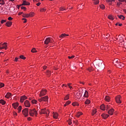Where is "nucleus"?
<instances>
[{
	"label": "nucleus",
	"instance_id": "nucleus-1",
	"mask_svg": "<svg viewBox=\"0 0 126 126\" xmlns=\"http://www.w3.org/2000/svg\"><path fill=\"white\" fill-rule=\"evenodd\" d=\"M40 114V115H42V114H43L44 115H46V116H49V114H50V111H49V110L47 109V108H44L41 110Z\"/></svg>",
	"mask_w": 126,
	"mask_h": 126
},
{
	"label": "nucleus",
	"instance_id": "nucleus-2",
	"mask_svg": "<svg viewBox=\"0 0 126 126\" xmlns=\"http://www.w3.org/2000/svg\"><path fill=\"white\" fill-rule=\"evenodd\" d=\"M54 39L52 37H47L44 41V44L45 45H48L49 43H53Z\"/></svg>",
	"mask_w": 126,
	"mask_h": 126
},
{
	"label": "nucleus",
	"instance_id": "nucleus-3",
	"mask_svg": "<svg viewBox=\"0 0 126 126\" xmlns=\"http://www.w3.org/2000/svg\"><path fill=\"white\" fill-rule=\"evenodd\" d=\"M29 113L31 117H33V116H34V115H37V111L35 109H30L29 110Z\"/></svg>",
	"mask_w": 126,
	"mask_h": 126
},
{
	"label": "nucleus",
	"instance_id": "nucleus-4",
	"mask_svg": "<svg viewBox=\"0 0 126 126\" xmlns=\"http://www.w3.org/2000/svg\"><path fill=\"white\" fill-rule=\"evenodd\" d=\"M96 67H104V64L102 63L101 61H98L95 63Z\"/></svg>",
	"mask_w": 126,
	"mask_h": 126
},
{
	"label": "nucleus",
	"instance_id": "nucleus-5",
	"mask_svg": "<svg viewBox=\"0 0 126 126\" xmlns=\"http://www.w3.org/2000/svg\"><path fill=\"white\" fill-rule=\"evenodd\" d=\"M113 63L117 67H120V60L119 59H115L113 61Z\"/></svg>",
	"mask_w": 126,
	"mask_h": 126
},
{
	"label": "nucleus",
	"instance_id": "nucleus-6",
	"mask_svg": "<svg viewBox=\"0 0 126 126\" xmlns=\"http://www.w3.org/2000/svg\"><path fill=\"white\" fill-rule=\"evenodd\" d=\"M115 100L116 103L118 104H120L122 103V101L121 100V95H118L115 97Z\"/></svg>",
	"mask_w": 126,
	"mask_h": 126
},
{
	"label": "nucleus",
	"instance_id": "nucleus-7",
	"mask_svg": "<svg viewBox=\"0 0 126 126\" xmlns=\"http://www.w3.org/2000/svg\"><path fill=\"white\" fill-rule=\"evenodd\" d=\"M28 108H25L22 111V113L24 115H25V117H27L28 116Z\"/></svg>",
	"mask_w": 126,
	"mask_h": 126
},
{
	"label": "nucleus",
	"instance_id": "nucleus-8",
	"mask_svg": "<svg viewBox=\"0 0 126 126\" xmlns=\"http://www.w3.org/2000/svg\"><path fill=\"white\" fill-rule=\"evenodd\" d=\"M47 94V90H42L40 92V94H39L40 97H42V96H45Z\"/></svg>",
	"mask_w": 126,
	"mask_h": 126
},
{
	"label": "nucleus",
	"instance_id": "nucleus-9",
	"mask_svg": "<svg viewBox=\"0 0 126 126\" xmlns=\"http://www.w3.org/2000/svg\"><path fill=\"white\" fill-rule=\"evenodd\" d=\"M7 43L6 42H4L2 44V46H3L2 47L0 46V50H2V49H5L6 50V48H7Z\"/></svg>",
	"mask_w": 126,
	"mask_h": 126
},
{
	"label": "nucleus",
	"instance_id": "nucleus-10",
	"mask_svg": "<svg viewBox=\"0 0 126 126\" xmlns=\"http://www.w3.org/2000/svg\"><path fill=\"white\" fill-rule=\"evenodd\" d=\"M119 41L120 45L123 46L124 44H125V40H124V38H123V37H120Z\"/></svg>",
	"mask_w": 126,
	"mask_h": 126
},
{
	"label": "nucleus",
	"instance_id": "nucleus-11",
	"mask_svg": "<svg viewBox=\"0 0 126 126\" xmlns=\"http://www.w3.org/2000/svg\"><path fill=\"white\" fill-rule=\"evenodd\" d=\"M26 99H27V97L25 95L21 96V98H20L21 103H23V102H24V100H26Z\"/></svg>",
	"mask_w": 126,
	"mask_h": 126
},
{
	"label": "nucleus",
	"instance_id": "nucleus-12",
	"mask_svg": "<svg viewBox=\"0 0 126 126\" xmlns=\"http://www.w3.org/2000/svg\"><path fill=\"white\" fill-rule=\"evenodd\" d=\"M24 104H25V107H27L28 108H29V107H30L31 106L30 102L28 100H26L25 101Z\"/></svg>",
	"mask_w": 126,
	"mask_h": 126
},
{
	"label": "nucleus",
	"instance_id": "nucleus-13",
	"mask_svg": "<svg viewBox=\"0 0 126 126\" xmlns=\"http://www.w3.org/2000/svg\"><path fill=\"white\" fill-rule=\"evenodd\" d=\"M21 5H30V3L26 0H23V3Z\"/></svg>",
	"mask_w": 126,
	"mask_h": 126
},
{
	"label": "nucleus",
	"instance_id": "nucleus-14",
	"mask_svg": "<svg viewBox=\"0 0 126 126\" xmlns=\"http://www.w3.org/2000/svg\"><path fill=\"white\" fill-rule=\"evenodd\" d=\"M114 109L112 108L108 111V114L112 116L114 114Z\"/></svg>",
	"mask_w": 126,
	"mask_h": 126
},
{
	"label": "nucleus",
	"instance_id": "nucleus-15",
	"mask_svg": "<svg viewBox=\"0 0 126 126\" xmlns=\"http://www.w3.org/2000/svg\"><path fill=\"white\" fill-rule=\"evenodd\" d=\"M49 100V97H48V96H45L44 97H42V101H44V102H47Z\"/></svg>",
	"mask_w": 126,
	"mask_h": 126
},
{
	"label": "nucleus",
	"instance_id": "nucleus-16",
	"mask_svg": "<svg viewBox=\"0 0 126 126\" xmlns=\"http://www.w3.org/2000/svg\"><path fill=\"white\" fill-rule=\"evenodd\" d=\"M18 106L19 104L17 102L12 104V106L13 107V108H14V109H16L17 107H18Z\"/></svg>",
	"mask_w": 126,
	"mask_h": 126
},
{
	"label": "nucleus",
	"instance_id": "nucleus-17",
	"mask_svg": "<svg viewBox=\"0 0 126 126\" xmlns=\"http://www.w3.org/2000/svg\"><path fill=\"white\" fill-rule=\"evenodd\" d=\"M101 117L103 119H107V118H108L109 115L106 114H103L101 115Z\"/></svg>",
	"mask_w": 126,
	"mask_h": 126
},
{
	"label": "nucleus",
	"instance_id": "nucleus-18",
	"mask_svg": "<svg viewBox=\"0 0 126 126\" xmlns=\"http://www.w3.org/2000/svg\"><path fill=\"white\" fill-rule=\"evenodd\" d=\"M59 117V114L57 113H53V118L54 119H58Z\"/></svg>",
	"mask_w": 126,
	"mask_h": 126
},
{
	"label": "nucleus",
	"instance_id": "nucleus-19",
	"mask_svg": "<svg viewBox=\"0 0 126 126\" xmlns=\"http://www.w3.org/2000/svg\"><path fill=\"white\" fill-rule=\"evenodd\" d=\"M105 100L107 102H110V100H111V98H110V96L106 95L105 97Z\"/></svg>",
	"mask_w": 126,
	"mask_h": 126
},
{
	"label": "nucleus",
	"instance_id": "nucleus-20",
	"mask_svg": "<svg viewBox=\"0 0 126 126\" xmlns=\"http://www.w3.org/2000/svg\"><path fill=\"white\" fill-rule=\"evenodd\" d=\"M6 25L7 27H10L12 25V23L11 22H7L6 23Z\"/></svg>",
	"mask_w": 126,
	"mask_h": 126
},
{
	"label": "nucleus",
	"instance_id": "nucleus-21",
	"mask_svg": "<svg viewBox=\"0 0 126 126\" xmlns=\"http://www.w3.org/2000/svg\"><path fill=\"white\" fill-rule=\"evenodd\" d=\"M22 16L23 17L28 18V17H29V14L24 13Z\"/></svg>",
	"mask_w": 126,
	"mask_h": 126
},
{
	"label": "nucleus",
	"instance_id": "nucleus-22",
	"mask_svg": "<svg viewBox=\"0 0 126 126\" xmlns=\"http://www.w3.org/2000/svg\"><path fill=\"white\" fill-rule=\"evenodd\" d=\"M29 17H33L34 15H35V13L33 12H31L30 14H29Z\"/></svg>",
	"mask_w": 126,
	"mask_h": 126
},
{
	"label": "nucleus",
	"instance_id": "nucleus-23",
	"mask_svg": "<svg viewBox=\"0 0 126 126\" xmlns=\"http://www.w3.org/2000/svg\"><path fill=\"white\" fill-rule=\"evenodd\" d=\"M66 36H68V34L63 33L60 36V38H64V37H65Z\"/></svg>",
	"mask_w": 126,
	"mask_h": 126
},
{
	"label": "nucleus",
	"instance_id": "nucleus-24",
	"mask_svg": "<svg viewBox=\"0 0 126 126\" xmlns=\"http://www.w3.org/2000/svg\"><path fill=\"white\" fill-rule=\"evenodd\" d=\"M118 17L119 18H120V19H122L123 20H125V16H124V15H118Z\"/></svg>",
	"mask_w": 126,
	"mask_h": 126
},
{
	"label": "nucleus",
	"instance_id": "nucleus-25",
	"mask_svg": "<svg viewBox=\"0 0 126 126\" xmlns=\"http://www.w3.org/2000/svg\"><path fill=\"white\" fill-rule=\"evenodd\" d=\"M10 96H11V94L10 93H7V94H6V95L5 96V98H9V97H10Z\"/></svg>",
	"mask_w": 126,
	"mask_h": 126
},
{
	"label": "nucleus",
	"instance_id": "nucleus-26",
	"mask_svg": "<svg viewBox=\"0 0 126 126\" xmlns=\"http://www.w3.org/2000/svg\"><path fill=\"white\" fill-rule=\"evenodd\" d=\"M105 105L104 104H102L100 106V109L102 110V111H105Z\"/></svg>",
	"mask_w": 126,
	"mask_h": 126
},
{
	"label": "nucleus",
	"instance_id": "nucleus-27",
	"mask_svg": "<svg viewBox=\"0 0 126 126\" xmlns=\"http://www.w3.org/2000/svg\"><path fill=\"white\" fill-rule=\"evenodd\" d=\"M119 67H118L119 68H120V67H124V66H125V64L122 63H119Z\"/></svg>",
	"mask_w": 126,
	"mask_h": 126
},
{
	"label": "nucleus",
	"instance_id": "nucleus-28",
	"mask_svg": "<svg viewBox=\"0 0 126 126\" xmlns=\"http://www.w3.org/2000/svg\"><path fill=\"white\" fill-rule=\"evenodd\" d=\"M97 113V111H96V109L93 110V112L92 113V116H95V114Z\"/></svg>",
	"mask_w": 126,
	"mask_h": 126
},
{
	"label": "nucleus",
	"instance_id": "nucleus-29",
	"mask_svg": "<svg viewBox=\"0 0 126 126\" xmlns=\"http://www.w3.org/2000/svg\"><path fill=\"white\" fill-rule=\"evenodd\" d=\"M0 104H1L2 105H4L5 104V101L3 99H0Z\"/></svg>",
	"mask_w": 126,
	"mask_h": 126
},
{
	"label": "nucleus",
	"instance_id": "nucleus-30",
	"mask_svg": "<svg viewBox=\"0 0 126 126\" xmlns=\"http://www.w3.org/2000/svg\"><path fill=\"white\" fill-rule=\"evenodd\" d=\"M17 110L18 113H20L21 112V110H22V107L21 106H19Z\"/></svg>",
	"mask_w": 126,
	"mask_h": 126
},
{
	"label": "nucleus",
	"instance_id": "nucleus-31",
	"mask_svg": "<svg viewBox=\"0 0 126 126\" xmlns=\"http://www.w3.org/2000/svg\"><path fill=\"white\" fill-rule=\"evenodd\" d=\"M108 19L110 20H114V17H113V15H109Z\"/></svg>",
	"mask_w": 126,
	"mask_h": 126
},
{
	"label": "nucleus",
	"instance_id": "nucleus-32",
	"mask_svg": "<svg viewBox=\"0 0 126 126\" xmlns=\"http://www.w3.org/2000/svg\"><path fill=\"white\" fill-rule=\"evenodd\" d=\"M84 96V97H86V98H87V97H88V92H87V91H85Z\"/></svg>",
	"mask_w": 126,
	"mask_h": 126
},
{
	"label": "nucleus",
	"instance_id": "nucleus-33",
	"mask_svg": "<svg viewBox=\"0 0 126 126\" xmlns=\"http://www.w3.org/2000/svg\"><path fill=\"white\" fill-rule=\"evenodd\" d=\"M72 105V106H79V104L77 102H73Z\"/></svg>",
	"mask_w": 126,
	"mask_h": 126
},
{
	"label": "nucleus",
	"instance_id": "nucleus-34",
	"mask_svg": "<svg viewBox=\"0 0 126 126\" xmlns=\"http://www.w3.org/2000/svg\"><path fill=\"white\" fill-rule=\"evenodd\" d=\"M69 99V94L66 95L65 97L64 98V100H68Z\"/></svg>",
	"mask_w": 126,
	"mask_h": 126
},
{
	"label": "nucleus",
	"instance_id": "nucleus-35",
	"mask_svg": "<svg viewBox=\"0 0 126 126\" xmlns=\"http://www.w3.org/2000/svg\"><path fill=\"white\" fill-rule=\"evenodd\" d=\"M81 115H82L81 112H78V113L76 114V117H77V118H79Z\"/></svg>",
	"mask_w": 126,
	"mask_h": 126
},
{
	"label": "nucleus",
	"instance_id": "nucleus-36",
	"mask_svg": "<svg viewBox=\"0 0 126 126\" xmlns=\"http://www.w3.org/2000/svg\"><path fill=\"white\" fill-rule=\"evenodd\" d=\"M90 103V100L89 99H87L86 101L85 102V104L86 105H88Z\"/></svg>",
	"mask_w": 126,
	"mask_h": 126
},
{
	"label": "nucleus",
	"instance_id": "nucleus-37",
	"mask_svg": "<svg viewBox=\"0 0 126 126\" xmlns=\"http://www.w3.org/2000/svg\"><path fill=\"white\" fill-rule=\"evenodd\" d=\"M32 53H37V51L36 50V49L35 48H33L31 50Z\"/></svg>",
	"mask_w": 126,
	"mask_h": 126
},
{
	"label": "nucleus",
	"instance_id": "nucleus-38",
	"mask_svg": "<svg viewBox=\"0 0 126 126\" xmlns=\"http://www.w3.org/2000/svg\"><path fill=\"white\" fill-rule=\"evenodd\" d=\"M70 104V101H67L65 104L64 105V107H66V106H67V105H69Z\"/></svg>",
	"mask_w": 126,
	"mask_h": 126
},
{
	"label": "nucleus",
	"instance_id": "nucleus-39",
	"mask_svg": "<svg viewBox=\"0 0 126 126\" xmlns=\"http://www.w3.org/2000/svg\"><path fill=\"white\" fill-rule=\"evenodd\" d=\"M19 57L22 60H25L26 59V57H24V56H23V55H21Z\"/></svg>",
	"mask_w": 126,
	"mask_h": 126
},
{
	"label": "nucleus",
	"instance_id": "nucleus-40",
	"mask_svg": "<svg viewBox=\"0 0 126 126\" xmlns=\"http://www.w3.org/2000/svg\"><path fill=\"white\" fill-rule=\"evenodd\" d=\"M46 8H42L40 9V11L41 12H44V11H46Z\"/></svg>",
	"mask_w": 126,
	"mask_h": 126
},
{
	"label": "nucleus",
	"instance_id": "nucleus-41",
	"mask_svg": "<svg viewBox=\"0 0 126 126\" xmlns=\"http://www.w3.org/2000/svg\"><path fill=\"white\" fill-rule=\"evenodd\" d=\"M68 125H69L70 126V125H71V124H72V122L71 121V119H69L68 120Z\"/></svg>",
	"mask_w": 126,
	"mask_h": 126
},
{
	"label": "nucleus",
	"instance_id": "nucleus-42",
	"mask_svg": "<svg viewBox=\"0 0 126 126\" xmlns=\"http://www.w3.org/2000/svg\"><path fill=\"white\" fill-rule=\"evenodd\" d=\"M4 86V84L0 83V88H2Z\"/></svg>",
	"mask_w": 126,
	"mask_h": 126
},
{
	"label": "nucleus",
	"instance_id": "nucleus-43",
	"mask_svg": "<svg viewBox=\"0 0 126 126\" xmlns=\"http://www.w3.org/2000/svg\"><path fill=\"white\" fill-rule=\"evenodd\" d=\"M60 10L61 11H63V10H65V9L63 7H61L60 8Z\"/></svg>",
	"mask_w": 126,
	"mask_h": 126
},
{
	"label": "nucleus",
	"instance_id": "nucleus-44",
	"mask_svg": "<svg viewBox=\"0 0 126 126\" xmlns=\"http://www.w3.org/2000/svg\"><path fill=\"white\" fill-rule=\"evenodd\" d=\"M32 104H36V103H37V100L33 99L32 101Z\"/></svg>",
	"mask_w": 126,
	"mask_h": 126
},
{
	"label": "nucleus",
	"instance_id": "nucleus-45",
	"mask_svg": "<svg viewBox=\"0 0 126 126\" xmlns=\"http://www.w3.org/2000/svg\"><path fill=\"white\" fill-rule=\"evenodd\" d=\"M4 0H0V1H2V2L0 3V4H2V5L4 4Z\"/></svg>",
	"mask_w": 126,
	"mask_h": 126
},
{
	"label": "nucleus",
	"instance_id": "nucleus-46",
	"mask_svg": "<svg viewBox=\"0 0 126 126\" xmlns=\"http://www.w3.org/2000/svg\"><path fill=\"white\" fill-rule=\"evenodd\" d=\"M5 22H6V21L5 20H2L1 21V24H3V23H5Z\"/></svg>",
	"mask_w": 126,
	"mask_h": 126
},
{
	"label": "nucleus",
	"instance_id": "nucleus-47",
	"mask_svg": "<svg viewBox=\"0 0 126 126\" xmlns=\"http://www.w3.org/2000/svg\"><path fill=\"white\" fill-rule=\"evenodd\" d=\"M100 8H101V9H105V5H100Z\"/></svg>",
	"mask_w": 126,
	"mask_h": 126
},
{
	"label": "nucleus",
	"instance_id": "nucleus-48",
	"mask_svg": "<svg viewBox=\"0 0 126 126\" xmlns=\"http://www.w3.org/2000/svg\"><path fill=\"white\" fill-rule=\"evenodd\" d=\"M21 9H23L25 11H26V7L24 6H21Z\"/></svg>",
	"mask_w": 126,
	"mask_h": 126
},
{
	"label": "nucleus",
	"instance_id": "nucleus-49",
	"mask_svg": "<svg viewBox=\"0 0 126 126\" xmlns=\"http://www.w3.org/2000/svg\"><path fill=\"white\" fill-rule=\"evenodd\" d=\"M19 61V59L17 57L15 58L14 61L15 62H18Z\"/></svg>",
	"mask_w": 126,
	"mask_h": 126
},
{
	"label": "nucleus",
	"instance_id": "nucleus-50",
	"mask_svg": "<svg viewBox=\"0 0 126 126\" xmlns=\"http://www.w3.org/2000/svg\"><path fill=\"white\" fill-rule=\"evenodd\" d=\"M22 20H24V23H26V22H27V19H26V18H23Z\"/></svg>",
	"mask_w": 126,
	"mask_h": 126
},
{
	"label": "nucleus",
	"instance_id": "nucleus-51",
	"mask_svg": "<svg viewBox=\"0 0 126 126\" xmlns=\"http://www.w3.org/2000/svg\"><path fill=\"white\" fill-rule=\"evenodd\" d=\"M105 108H106V110H109V109H110V106H109V105H106V106H105Z\"/></svg>",
	"mask_w": 126,
	"mask_h": 126
},
{
	"label": "nucleus",
	"instance_id": "nucleus-52",
	"mask_svg": "<svg viewBox=\"0 0 126 126\" xmlns=\"http://www.w3.org/2000/svg\"><path fill=\"white\" fill-rule=\"evenodd\" d=\"M74 56H68V59H73L74 58Z\"/></svg>",
	"mask_w": 126,
	"mask_h": 126
},
{
	"label": "nucleus",
	"instance_id": "nucleus-53",
	"mask_svg": "<svg viewBox=\"0 0 126 126\" xmlns=\"http://www.w3.org/2000/svg\"><path fill=\"white\" fill-rule=\"evenodd\" d=\"M39 102H42L43 101V98L41 97V98L38 99Z\"/></svg>",
	"mask_w": 126,
	"mask_h": 126
},
{
	"label": "nucleus",
	"instance_id": "nucleus-54",
	"mask_svg": "<svg viewBox=\"0 0 126 126\" xmlns=\"http://www.w3.org/2000/svg\"><path fill=\"white\" fill-rule=\"evenodd\" d=\"M12 18L11 17H9L8 18V20H9L10 21H11V20H12Z\"/></svg>",
	"mask_w": 126,
	"mask_h": 126
},
{
	"label": "nucleus",
	"instance_id": "nucleus-55",
	"mask_svg": "<svg viewBox=\"0 0 126 126\" xmlns=\"http://www.w3.org/2000/svg\"><path fill=\"white\" fill-rule=\"evenodd\" d=\"M70 84H68V86L69 88L71 89V88H72V87L70 86Z\"/></svg>",
	"mask_w": 126,
	"mask_h": 126
},
{
	"label": "nucleus",
	"instance_id": "nucleus-56",
	"mask_svg": "<svg viewBox=\"0 0 126 126\" xmlns=\"http://www.w3.org/2000/svg\"><path fill=\"white\" fill-rule=\"evenodd\" d=\"M124 46V48H125V49H126V42H124V44H123Z\"/></svg>",
	"mask_w": 126,
	"mask_h": 126
},
{
	"label": "nucleus",
	"instance_id": "nucleus-57",
	"mask_svg": "<svg viewBox=\"0 0 126 126\" xmlns=\"http://www.w3.org/2000/svg\"><path fill=\"white\" fill-rule=\"evenodd\" d=\"M24 13L22 12H20L18 13V15H21V14H23Z\"/></svg>",
	"mask_w": 126,
	"mask_h": 126
},
{
	"label": "nucleus",
	"instance_id": "nucleus-58",
	"mask_svg": "<svg viewBox=\"0 0 126 126\" xmlns=\"http://www.w3.org/2000/svg\"><path fill=\"white\" fill-rule=\"evenodd\" d=\"M21 6H22V5H21H21H18L17 8H18V9H19V8H20V7H21Z\"/></svg>",
	"mask_w": 126,
	"mask_h": 126
},
{
	"label": "nucleus",
	"instance_id": "nucleus-59",
	"mask_svg": "<svg viewBox=\"0 0 126 126\" xmlns=\"http://www.w3.org/2000/svg\"><path fill=\"white\" fill-rule=\"evenodd\" d=\"M117 5L118 6H120V5H121V4H122V3H117Z\"/></svg>",
	"mask_w": 126,
	"mask_h": 126
},
{
	"label": "nucleus",
	"instance_id": "nucleus-60",
	"mask_svg": "<svg viewBox=\"0 0 126 126\" xmlns=\"http://www.w3.org/2000/svg\"><path fill=\"white\" fill-rule=\"evenodd\" d=\"M13 115L14 116H17V113L16 112H14Z\"/></svg>",
	"mask_w": 126,
	"mask_h": 126
},
{
	"label": "nucleus",
	"instance_id": "nucleus-61",
	"mask_svg": "<svg viewBox=\"0 0 126 126\" xmlns=\"http://www.w3.org/2000/svg\"><path fill=\"white\" fill-rule=\"evenodd\" d=\"M40 4H41L40 2H38L36 4V5H37V6H39V5H40Z\"/></svg>",
	"mask_w": 126,
	"mask_h": 126
},
{
	"label": "nucleus",
	"instance_id": "nucleus-62",
	"mask_svg": "<svg viewBox=\"0 0 126 126\" xmlns=\"http://www.w3.org/2000/svg\"><path fill=\"white\" fill-rule=\"evenodd\" d=\"M48 74H51V72L50 71H47Z\"/></svg>",
	"mask_w": 126,
	"mask_h": 126
},
{
	"label": "nucleus",
	"instance_id": "nucleus-63",
	"mask_svg": "<svg viewBox=\"0 0 126 126\" xmlns=\"http://www.w3.org/2000/svg\"><path fill=\"white\" fill-rule=\"evenodd\" d=\"M28 120L29 121H31V118H30V117L28 118Z\"/></svg>",
	"mask_w": 126,
	"mask_h": 126
},
{
	"label": "nucleus",
	"instance_id": "nucleus-64",
	"mask_svg": "<svg viewBox=\"0 0 126 126\" xmlns=\"http://www.w3.org/2000/svg\"><path fill=\"white\" fill-rule=\"evenodd\" d=\"M46 68H47V66H43L44 69H46Z\"/></svg>",
	"mask_w": 126,
	"mask_h": 126
}]
</instances>
